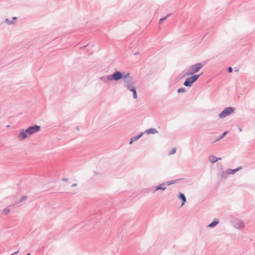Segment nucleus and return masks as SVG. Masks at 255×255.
Listing matches in <instances>:
<instances>
[{"mask_svg":"<svg viewBox=\"0 0 255 255\" xmlns=\"http://www.w3.org/2000/svg\"><path fill=\"white\" fill-rule=\"evenodd\" d=\"M176 151V148L174 147V148H172V149L170 150V151L169 153V154L171 155V154H174L175 153Z\"/></svg>","mask_w":255,"mask_h":255,"instance_id":"obj_20","label":"nucleus"},{"mask_svg":"<svg viewBox=\"0 0 255 255\" xmlns=\"http://www.w3.org/2000/svg\"><path fill=\"white\" fill-rule=\"evenodd\" d=\"M130 91L132 92L133 98L134 99H136L137 97V95L135 87L134 88H133L132 89H131V90H130Z\"/></svg>","mask_w":255,"mask_h":255,"instance_id":"obj_13","label":"nucleus"},{"mask_svg":"<svg viewBox=\"0 0 255 255\" xmlns=\"http://www.w3.org/2000/svg\"><path fill=\"white\" fill-rule=\"evenodd\" d=\"M202 74V73L200 74H196L192 75L191 76L187 78L184 81L183 85L186 87H191L192 86L193 83L195 82L200 76Z\"/></svg>","mask_w":255,"mask_h":255,"instance_id":"obj_3","label":"nucleus"},{"mask_svg":"<svg viewBox=\"0 0 255 255\" xmlns=\"http://www.w3.org/2000/svg\"><path fill=\"white\" fill-rule=\"evenodd\" d=\"M26 131V129H24V128L20 129L19 130L17 134V138L19 141L24 140L29 136Z\"/></svg>","mask_w":255,"mask_h":255,"instance_id":"obj_7","label":"nucleus"},{"mask_svg":"<svg viewBox=\"0 0 255 255\" xmlns=\"http://www.w3.org/2000/svg\"><path fill=\"white\" fill-rule=\"evenodd\" d=\"M227 133H228V131H224L223 133V134L220 136H219V137L217 140V141L220 140L222 139Z\"/></svg>","mask_w":255,"mask_h":255,"instance_id":"obj_16","label":"nucleus"},{"mask_svg":"<svg viewBox=\"0 0 255 255\" xmlns=\"http://www.w3.org/2000/svg\"><path fill=\"white\" fill-rule=\"evenodd\" d=\"M178 198L181 199L182 200V203L181 204V206H183L185 203L186 202V199L184 195L181 193H180Z\"/></svg>","mask_w":255,"mask_h":255,"instance_id":"obj_11","label":"nucleus"},{"mask_svg":"<svg viewBox=\"0 0 255 255\" xmlns=\"http://www.w3.org/2000/svg\"><path fill=\"white\" fill-rule=\"evenodd\" d=\"M9 212V209L8 208H6V209H4L3 211V213L5 215L8 214Z\"/></svg>","mask_w":255,"mask_h":255,"instance_id":"obj_22","label":"nucleus"},{"mask_svg":"<svg viewBox=\"0 0 255 255\" xmlns=\"http://www.w3.org/2000/svg\"><path fill=\"white\" fill-rule=\"evenodd\" d=\"M143 134V132H141L139 135L132 137L130 138L129 144H131L133 142L137 140L140 137H141Z\"/></svg>","mask_w":255,"mask_h":255,"instance_id":"obj_10","label":"nucleus"},{"mask_svg":"<svg viewBox=\"0 0 255 255\" xmlns=\"http://www.w3.org/2000/svg\"><path fill=\"white\" fill-rule=\"evenodd\" d=\"M121 72L116 71L113 74L103 76L100 78V80L104 84H107L109 81H119L121 79Z\"/></svg>","mask_w":255,"mask_h":255,"instance_id":"obj_1","label":"nucleus"},{"mask_svg":"<svg viewBox=\"0 0 255 255\" xmlns=\"http://www.w3.org/2000/svg\"><path fill=\"white\" fill-rule=\"evenodd\" d=\"M209 159H218V160H220V159H221V158H218V157H216L214 155H211V156H209Z\"/></svg>","mask_w":255,"mask_h":255,"instance_id":"obj_21","label":"nucleus"},{"mask_svg":"<svg viewBox=\"0 0 255 255\" xmlns=\"http://www.w3.org/2000/svg\"><path fill=\"white\" fill-rule=\"evenodd\" d=\"M238 129H239L240 132L242 131V128L241 127H238Z\"/></svg>","mask_w":255,"mask_h":255,"instance_id":"obj_24","label":"nucleus"},{"mask_svg":"<svg viewBox=\"0 0 255 255\" xmlns=\"http://www.w3.org/2000/svg\"><path fill=\"white\" fill-rule=\"evenodd\" d=\"M25 199H26V197L23 196V197H22V200H25Z\"/></svg>","mask_w":255,"mask_h":255,"instance_id":"obj_28","label":"nucleus"},{"mask_svg":"<svg viewBox=\"0 0 255 255\" xmlns=\"http://www.w3.org/2000/svg\"><path fill=\"white\" fill-rule=\"evenodd\" d=\"M186 92V90L185 88H179L178 90H177V92L178 93H185Z\"/></svg>","mask_w":255,"mask_h":255,"instance_id":"obj_15","label":"nucleus"},{"mask_svg":"<svg viewBox=\"0 0 255 255\" xmlns=\"http://www.w3.org/2000/svg\"><path fill=\"white\" fill-rule=\"evenodd\" d=\"M17 19V17L16 16L13 17L11 20H10L8 18H6L4 20V22L8 24H13L15 23L16 20Z\"/></svg>","mask_w":255,"mask_h":255,"instance_id":"obj_9","label":"nucleus"},{"mask_svg":"<svg viewBox=\"0 0 255 255\" xmlns=\"http://www.w3.org/2000/svg\"><path fill=\"white\" fill-rule=\"evenodd\" d=\"M27 255H30V254H27Z\"/></svg>","mask_w":255,"mask_h":255,"instance_id":"obj_30","label":"nucleus"},{"mask_svg":"<svg viewBox=\"0 0 255 255\" xmlns=\"http://www.w3.org/2000/svg\"><path fill=\"white\" fill-rule=\"evenodd\" d=\"M218 223V222L217 221L215 220L214 222L211 223L209 226L210 227H215L216 225H217Z\"/></svg>","mask_w":255,"mask_h":255,"instance_id":"obj_18","label":"nucleus"},{"mask_svg":"<svg viewBox=\"0 0 255 255\" xmlns=\"http://www.w3.org/2000/svg\"><path fill=\"white\" fill-rule=\"evenodd\" d=\"M241 168H242L241 167H239L235 169H228L227 171V172L229 174H234L236 171L239 170Z\"/></svg>","mask_w":255,"mask_h":255,"instance_id":"obj_12","label":"nucleus"},{"mask_svg":"<svg viewBox=\"0 0 255 255\" xmlns=\"http://www.w3.org/2000/svg\"><path fill=\"white\" fill-rule=\"evenodd\" d=\"M217 161V160H214V161L213 162V163H214V162H215V161Z\"/></svg>","mask_w":255,"mask_h":255,"instance_id":"obj_29","label":"nucleus"},{"mask_svg":"<svg viewBox=\"0 0 255 255\" xmlns=\"http://www.w3.org/2000/svg\"><path fill=\"white\" fill-rule=\"evenodd\" d=\"M158 132V130H156L155 128H150L145 130L144 131V133H145L147 134H154L157 133Z\"/></svg>","mask_w":255,"mask_h":255,"instance_id":"obj_8","label":"nucleus"},{"mask_svg":"<svg viewBox=\"0 0 255 255\" xmlns=\"http://www.w3.org/2000/svg\"><path fill=\"white\" fill-rule=\"evenodd\" d=\"M77 186V184H76V183H74V184H73L72 185V186H73V187H74V186Z\"/></svg>","mask_w":255,"mask_h":255,"instance_id":"obj_26","label":"nucleus"},{"mask_svg":"<svg viewBox=\"0 0 255 255\" xmlns=\"http://www.w3.org/2000/svg\"><path fill=\"white\" fill-rule=\"evenodd\" d=\"M129 73H126L125 74L121 73V79H123L124 80V86L125 87H127V85H128L132 84H135V82L133 81L132 77L129 76Z\"/></svg>","mask_w":255,"mask_h":255,"instance_id":"obj_5","label":"nucleus"},{"mask_svg":"<svg viewBox=\"0 0 255 255\" xmlns=\"http://www.w3.org/2000/svg\"><path fill=\"white\" fill-rule=\"evenodd\" d=\"M166 189V187H164L163 185L162 184H160L159 185V186H158L157 187H156V190H159V189H162V190H164Z\"/></svg>","mask_w":255,"mask_h":255,"instance_id":"obj_17","label":"nucleus"},{"mask_svg":"<svg viewBox=\"0 0 255 255\" xmlns=\"http://www.w3.org/2000/svg\"><path fill=\"white\" fill-rule=\"evenodd\" d=\"M41 129V126L34 125L33 126L29 127L26 129V132L28 133V135H31L39 132Z\"/></svg>","mask_w":255,"mask_h":255,"instance_id":"obj_6","label":"nucleus"},{"mask_svg":"<svg viewBox=\"0 0 255 255\" xmlns=\"http://www.w3.org/2000/svg\"><path fill=\"white\" fill-rule=\"evenodd\" d=\"M63 181H67V178H63Z\"/></svg>","mask_w":255,"mask_h":255,"instance_id":"obj_25","label":"nucleus"},{"mask_svg":"<svg viewBox=\"0 0 255 255\" xmlns=\"http://www.w3.org/2000/svg\"><path fill=\"white\" fill-rule=\"evenodd\" d=\"M234 108L231 107H227L219 114L218 117L220 119H224L231 115L234 113Z\"/></svg>","mask_w":255,"mask_h":255,"instance_id":"obj_4","label":"nucleus"},{"mask_svg":"<svg viewBox=\"0 0 255 255\" xmlns=\"http://www.w3.org/2000/svg\"><path fill=\"white\" fill-rule=\"evenodd\" d=\"M169 15H170V14H168L166 16L160 18L159 19V23H162Z\"/></svg>","mask_w":255,"mask_h":255,"instance_id":"obj_19","label":"nucleus"},{"mask_svg":"<svg viewBox=\"0 0 255 255\" xmlns=\"http://www.w3.org/2000/svg\"><path fill=\"white\" fill-rule=\"evenodd\" d=\"M244 226V224L243 223H241V227H241H241H243Z\"/></svg>","mask_w":255,"mask_h":255,"instance_id":"obj_27","label":"nucleus"},{"mask_svg":"<svg viewBox=\"0 0 255 255\" xmlns=\"http://www.w3.org/2000/svg\"><path fill=\"white\" fill-rule=\"evenodd\" d=\"M228 70L229 73H231L233 71V69L231 67H229Z\"/></svg>","mask_w":255,"mask_h":255,"instance_id":"obj_23","label":"nucleus"},{"mask_svg":"<svg viewBox=\"0 0 255 255\" xmlns=\"http://www.w3.org/2000/svg\"><path fill=\"white\" fill-rule=\"evenodd\" d=\"M203 66V65L201 63H197L190 65L186 69L184 76L194 75V74L199 72Z\"/></svg>","mask_w":255,"mask_h":255,"instance_id":"obj_2","label":"nucleus"},{"mask_svg":"<svg viewBox=\"0 0 255 255\" xmlns=\"http://www.w3.org/2000/svg\"><path fill=\"white\" fill-rule=\"evenodd\" d=\"M135 87V84H132L128 85H127V87H126L128 90L130 91L133 88H134Z\"/></svg>","mask_w":255,"mask_h":255,"instance_id":"obj_14","label":"nucleus"}]
</instances>
